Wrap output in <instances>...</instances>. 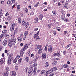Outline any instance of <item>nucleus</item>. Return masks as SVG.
Instances as JSON below:
<instances>
[{"instance_id": "nucleus-62", "label": "nucleus", "mask_w": 76, "mask_h": 76, "mask_svg": "<svg viewBox=\"0 0 76 76\" xmlns=\"http://www.w3.org/2000/svg\"><path fill=\"white\" fill-rule=\"evenodd\" d=\"M25 11L26 12H28V9H27V8H26L25 9Z\"/></svg>"}, {"instance_id": "nucleus-19", "label": "nucleus", "mask_w": 76, "mask_h": 76, "mask_svg": "<svg viewBox=\"0 0 76 76\" xmlns=\"http://www.w3.org/2000/svg\"><path fill=\"white\" fill-rule=\"evenodd\" d=\"M23 54H24V52L23 51H21L20 53V56L21 57H22L23 56Z\"/></svg>"}, {"instance_id": "nucleus-35", "label": "nucleus", "mask_w": 76, "mask_h": 76, "mask_svg": "<svg viewBox=\"0 0 76 76\" xmlns=\"http://www.w3.org/2000/svg\"><path fill=\"white\" fill-rule=\"evenodd\" d=\"M17 10H19L20 8V5H18L17 7Z\"/></svg>"}, {"instance_id": "nucleus-24", "label": "nucleus", "mask_w": 76, "mask_h": 76, "mask_svg": "<svg viewBox=\"0 0 76 76\" xmlns=\"http://www.w3.org/2000/svg\"><path fill=\"white\" fill-rule=\"evenodd\" d=\"M8 44L10 47H12V43H11L10 41L9 42Z\"/></svg>"}, {"instance_id": "nucleus-42", "label": "nucleus", "mask_w": 76, "mask_h": 76, "mask_svg": "<svg viewBox=\"0 0 76 76\" xmlns=\"http://www.w3.org/2000/svg\"><path fill=\"white\" fill-rule=\"evenodd\" d=\"M6 70L7 71V72H9L10 71V69H9V67H7L6 68Z\"/></svg>"}, {"instance_id": "nucleus-17", "label": "nucleus", "mask_w": 76, "mask_h": 76, "mask_svg": "<svg viewBox=\"0 0 76 76\" xmlns=\"http://www.w3.org/2000/svg\"><path fill=\"white\" fill-rule=\"evenodd\" d=\"M11 60L10 59H9L8 58V60L7 61V63H8V64H11Z\"/></svg>"}, {"instance_id": "nucleus-2", "label": "nucleus", "mask_w": 76, "mask_h": 76, "mask_svg": "<svg viewBox=\"0 0 76 76\" xmlns=\"http://www.w3.org/2000/svg\"><path fill=\"white\" fill-rule=\"evenodd\" d=\"M5 60L6 59L5 58H2L0 59V64H3V63L5 61Z\"/></svg>"}, {"instance_id": "nucleus-29", "label": "nucleus", "mask_w": 76, "mask_h": 76, "mask_svg": "<svg viewBox=\"0 0 76 76\" xmlns=\"http://www.w3.org/2000/svg\"><path fill=\"white\" fill-rule=\"evenodd\" d=\"M65 18H66V17H65V15H63L61 17V19L62 20H64Z\"/></svg>"}, {"instance_id": "nucleus-46", "label": "nucleus", "mask_w": 76, "mask_h": 76, "mask_svg": "<svg viewBox=\"0 0 76 76\" xmlns=\"http://www.w3.org/2000/svg\"><path fill=\"white\" fill-rule=\"evenodd\" d=\"M71 45L70 44H69L68 45H67L66 47V48H69V47H70Z\"/></svg>"}, {"instance_id": "nucleus-44", "label": "nucleus", "mask_w": 76, "mask_h": 76, "mask_svg": "<svg viewBox=\"0 0 76 76\" xmlns=\"http://www.w3.org/2000/svg\"><path fill=\"white\" fill-rule=\"evenodd\" d=\"M2 33H3V34H5V33H6V32H7V31L6 30H3L2 31Z\"/></svg>"}, {"instance_id": "nucleus-25", "label": "nucleus", "mask_w": 76, "mask_h": 76, "mask_svg": "<svg viewBox=\"0 0 76 76\" xmlns=\"http://www.w3.org/2000/svg\"><path fill=\"white\" fill-rule=\"evenodd\" d=\"M22 59V58H20L18 60V64H20V63H21Z\"/></svg>"}, {"instance_id": "nucleus-37", "label": "nucleus", "mask_w": 76, "mask_h": 76, "mask_svg": "<svg viewBox=\"0 0 76 76\" xmlns=\"http://www.w3.org/2000/svg\"><path fill=\"white\" fill-rule=\"evenodd\" d=\"M29 45H28L27 44H25V46L24 47H25L26 48V49H27V48H28V46Z\"/></svg>"}, {"instance_id": "nucleus-5", "label": "nucleus", "mask_w": 76, "mask_h": 76, "mask_svg": "<svg viewBox=\"0 0 76 76\" xmlns=\"http://www.w3.org/2000/svg\"><path fill=\"white\" fill-rule=\"evenodd\" d=\"M42 59H44L45 60V58H46V54L45 53H43L42 54Z\"/></svg>"}, {"instance_id": "nucleus-13", "label": "nucleus", "mask_w": 76, "mask_h": 76, "mask_svg": "<svg viewBox=\"0 0 76 76\" xmlns=\"http://www.w3.org/2000/svg\"><path fill=\"white\" fill-rule=\"evenodd\" d=\"M7 44V40H5L3 42V45H6Z\"/></svg>"}, {"instance_id": "nucleus-14", "label": "nucleus", "mask_w": 76, "mask_h": 76, "mask_svg": "<svg viewBox=\"0 0 76 76\" xmlns=\"http://www.w3.org/2000/svg\"><path fill=\"white\" fill-rule=\"evenodd\" d=\"M38 18H36L34 20V23H38Z\"/></svg>"}, {"instance_id": "nucleus-38", "label": "nucleus", "mask_w": 76, "mask_h": 76, "mask_svg": "<svg viewBox=\"0 0 76 76\" xmlns=\"http://www.w3.org/2000/svg\"><path fill=\"white\" fill-rule=\"evenodd\" d=\"M45 72V70H42L41 72V75H43V74H44V73Z\"/></svg>"}, {"instance_id": "nucleus-53", "label": "nucleus", "mask_w": 76, "mask_h": 76, "mask_svg": "<svg viewBox=\"0 0 76 76\" xmlns=\"http://www.w3.org/2000/svg\"><path fill=\"white\" fill-rule=\"evenodd\" d=\"M14 63H16L17 62V59H15L13 61Z\"/></svg>"}, {"instance_id": "nucleus-6", "label": "nucleus", "mask_w": 76, "mask_h": 76, "mask_svg": "<svg viewBox=\"0 0 76 76\" xmlns=\"http://www.w3.org/2000/svg\"><path fill=\"white\" fill-rule=\"evenodd\" d=\"M9 59H11V60H13V54H10L9 56Z\"/></svg>"}, {"instance_id": "nucleus-9", "label": "nucleus", "mask_w": 76, "mask_h": 76, "mask_svg": "<svg viewBox=\"0 0 76 76\" xmlns=\"http://www.w3.org/2000/svg\"><path fill=\"white\" fill-rule=\"evenodd\" d=\"M39 32H40L39 31H38L36 33V34H34V38H36V37H37V36H38V35H39Z\"/></svg>"}, {"instance_id": "nucleus-20", "label": "nucleus", "mask_w": 76, "mask_h": 76, "mask_svg": "<svg viewBox=\"0 0 76 76\" xmlns=\"http://www.w3.org/2000/svg\"><path fill=\"white\" fill-rule=\"evenodd\" d=\"M42 51V49H39V50L38 51V53L39 54H41Z\"/></svg>"}, {"instance_id": "nucleus-60", "label": "nucleus", "mask_w": 76, "mask_h": 76, "mask_svg": "<svg viewBox=\"0 0 76 76\" xmlns=\"http://www.w3.org/2000/svg\"><path fill=\"white\" fill-rule=\"evenodd\" d=\"M66 34H67V31H64V35H66Z\"/></svg>"}, {"instance_id": "nucleus-32", "label": "nucleus", "mask_w": 76, "mask_h": 76, "mask_svg": "<svg viewBox=\"0 0 76 76\" xmlns=\"http://www.w3.org/2000/svg\"><path fill=\"white\" fill-rule=\"evenodd\" d=\"M36 71H37V67H34V70H33L34 73H36Z\"/></svg>"}, {"instance_id": "nucleus-7", "label": "nucleus", "mask_w": 76, "mask_h": 76, "mask_svg": "<svg viewBox=\"0 0 76 76\" xmlns=\"http://www.w3.org/2000/svg\"><path fill=\"white\" fill-rule=\"evenodd\" d=\"M53 72V71H52V69H50V70H47L46 71V73L48 74H50V73H51Z\"/></svg>"}, {"instance_id": "nucleus-36", "label": "nucleus", "mask_w": 76, "mask_h": 76, "mask_svg": "<svg viewBox=\"0 0 76 76\" xmlns=\"http://www.w3.org/2000/svg\"><path fill=\"white\" fill-rule=\"evenodd\" d=\"M17 39H18V40L19 41H20V42L22 41V38L19 37H17Z\"/></svg>"}, {"instance_id": "nucleus-3", "label": "nucleus", "mask_w": 76, "mask_h": 76, "mask_svg": "<svg viewBox=\"0 0 76 76\" xmlns=\"http://www.w3.org/2000/svg\"><path fill=\"white\" fill-rule=\"evenodd\" d=\"M15 28V24H12L11 25L10 27V31H13L14 30V28Z\"/></svg>"}, {"instance_id": "nucleus-63", "label": "nucleus", "mask_w": 76, "mask_h": 76, "mask_svg": "<svg viewBox=\"0 0 76 76\" xmlns=\"http://www.w3.org/2000/svg\"><path fill=\"white\" fill-rule=\"evenodd\" d=\"M19 57H20V56H19V55H17V58H19Z\"/></svg>"}, {"instance_id": "nucleus-64", "label": "nucleus", "mask_w": 76, "mask_h": 76, "mask_svg": "<svg viewBox=\"0 0 76 76\" xmlns=\"http://www.w3.org/2000/svg\"><path fill=\"white\" fill-rule=\"evenodd\" d=\"M15 69L16 70H18V67L17 66H15Z\"/></svg>"}, {"instance_id": "nucleus-27", "label": "nucleus", "mask_w": 76, "mask_h": 76, "mask_svg": "<svg viewBox=\"0 0 76 76\" xmlns=\"http://www.w3.org/2000/svg\"><path fill=\"white\" fill-rule=\"evenodd\" d=\"M52 64H53V66L56 65V64H57V62L56 61H54L53 63Z\"/></svg>"}, {"instance_id": "nucleus-45", "label": "nucleus", "mask_w": 76, "mask_h": 76, "mask_svg": "<svg viewBox=\"0 0 76 76\" xmlns=\"http://www.w3.org/2000/svg\"><path fill=\"white\" fill-rule=\"evenodd\" d=\"M52 13L53 14V15H56V11H54V10H53L52 11Z\"/></svg>"}, {"instance_id": "nucleus-12", "label": "nucleus", "mask_w": 76, "mask_h": 76, "mask_svg": "<svg viewBox=\"0 0 76 76\" xmlns=\"http://www.w3.org/2000/svg\"><path fill=\"white\" fill-rule=\"evenodd\" d=\"M29 25V22L27 23H26L25 25V26H24L25 28H27L28 27Z\"/></svg>"}, {"instance_id": "nucleus-48", "label": "nucleus", "mask_w": 76, "mask_h": 76, "mask_svg": "<svg viewBox=\"0 0 76 76\" xmlns=\"http://www.w3.org/2000/svg\"><path fill=\"white\" fill-rule=\"evenodd\" d=\"M50 8L51 6H50V5H48L47 7V9H50Z\"/></svg>"}, {"instance_id": "nucleus-49", "label": "nucleus", "mask_w": 76, "mask_h": 76, "mask_svg": "<svg viewBox=\"0 0 76 76\" xmlns=\"http://www.w3.org/2000/svg\"><path fill=\"white\" fill-rule=\"evenodd\" d=\"M64 20L65 22H68V21H69V20H68L67 18H65Z\"/></svg>"}, {"instance_id": "nucleus-58", "label": "nucleus", "mask_w": 76, "mask_h": 76, "mask_svg": "<svg viewBox=\"0 0 76 76\" xmlns=\"http://www.w3.org/2000/svg\"><path fill=\"white\" fill-rule=\"evenodd\" d=\"M3 12V10H2L0 9V14H1V13Z\"/></svg>"}, {"instance_id": "nucleus-56", "label": "nucleus", "mask_w": 76, "mask_h": 76, "mask_svg": "<svg viewBox=\"0 0 76 76\" xmlns=\"http://www.w3.org/2000/svg\"><path fill=\"white\" fill-rule=\"evenodd\" d=\"M33 66H34L35 67H36V66H37V64H33Z\"/></svg>"}, {"instance_id": "nucleus-40", "label": "nucleus", "mask_w": 76, "mask_h": 76, "mask_svg": "<svg viewBox=\"0 0 76 76\" xmlns=\"http://www.w3.org/2000/svg\"><path fill=\"white\" fill-rule=\"evenodd\" d=\"M12 0H9L7 2V3L8 4H10L11 2H12Z\"/></svg>"}, {"instance_id": "nucleus-1", "label": "nucleus", "mask_w": 76, "mask_h": 76, "mask_svg": "<svg viewBox=\"0 0 76 76\" xmlns=\"http://www.w3.org/2000/svg\"><path fill=\"white\" fill-rule=\"evenodd\" d=\"M10 41L12 43V45H15V44H16V38H15L14 39H10Z\"/></svg>"}, {"instance_id": "nucleus-31", "label": "nucleus", "mask_w": 76, "mask_h": 76, "mask_svg": "<svg viewBox=\"0 0 76 76\" xmlns=\"http://www.w3.org/2000/svg\"><path fill=\"white\" fill-rule=\"evenodd\" d=\"M37 48H38V49H40L41 48H42V46H41V45H38L37 46Z\"/></svg>"}, {"instance_id": "nucleus-26", "label": "nucleus", "mask_w": 76, "mask_h": 76, "mask_svg": "<svg viewBox=\"0 0 76 76\" xmlns=\"http://www.w3.org/2000/svg\"><path fill=\"white\" fill-rule=\"evenodd\" d=\"M28 34V31H25L24 33V35L25 37H26V36Z\"/></svg>"}, {"instance_id": "nucleus-4", "label": "nucleus", "mask_w": 76, "mask_h": 76, "mask_svg": "<svg viewBox=\"0 0 76 76\" xmlns=\"http://www.w3.org/2000/svg\"><path fill=\"white\" fill-rule=\"evenodd\" d=\"M52 46L51 45L49 46L48 47V51L49 52H51L52 51Z\"/></svg>"}, {"instance_id": "nucleus-59", "label": "nucleus", "mask_w": 76, "mask_h": 76, "mask_svg": "<svg viewBox=\"0 0 76 76\" xmlns=\"http://www.w3.org/2000/svg\"><path fill=\"white\" fill-rule=\"evenodd\" d=\"M9 15V13L8 12H7V13H6L5 14V16H8Z\"/></svg>"}, {"instance_id": "nucleus-52", "label": "nucleus", "mask_w": 76, "mask_h": 76, "mask_svg": "<svg viewBox=\"0 0 76 76\" xmlns=\"http://www.w3.org/2000/svg\"><path fill=\"white\" fill-rule=\"evenodd\" d=\"M4 37V34H2L0 36V37H1V38H2Z\"/></svg>"}, {"instance_id": "nucleus-43", "label": "nucleus", "mask_w": 76, "mask_h": 76, "mask_svg": "<svg viewBox=\"0 0 76 76\" xmlns=\"http://www.w3.org/2000/svg\"><path fill=\"white\" fill-rule=\"evenodd\" d=\"M26 48L25 46H24L23 48V51H25V50H26Z\"/></svg>"}, {"instance_id": "nucleus-55", "label": "nucleus", "mask_w": 76, "mask_h": 76, "mask_svg": "<svg viewBox=\"0 0 76 76\" xmlns=\"http://www.w3.org/2000/svg\"><path fill=\"white\" fill-rule=\"evenodd\" d=\"M16 4H15L12 7V9H13L14 7H15V6H16Z\"/></svg>"}, {"instance_id": "nucleus-39", "label": "nucleus", "mask_w": 76, "mask_h": 76, "mask_svg": "<svg viewBox=\"0 0 76 76\" xmlns=\"http://www.w3.org/2000/svg\"><path fill=\"white\" fill-rule=\"evenodd\" d=\"M59 54V53H54L53 54V56H57Z\"/></svg>"}, {"instance_id": "nucleus-30", "label": "nucleus", "mask_w": 76, "mask_h": 76, "mask_svg": "<svg viewBox=\"0 0 76 76\" xmlns=\"http://www.w3.org/2000/svg\"><path fill=\"white\" fill-rule=\"evenodd\" d=\"M26 23L24 21H22V24L23 26H25V25Z\"/></svg>"}, {"instance_id": "nucleus-16", "label": "nucleus", "mask_w": 76, "mask_h": 76, "mask_svg": "<svg viewBox=\"0 0 76 76\" xmlns=\"http://www.w3.org/2000/svg\"><path fill=\"white\" fill-rule=\"evenodd\" d=\"M29 72V69L27 67H26L25 69V72L26 73H28Z\"/></svg>"}, {"instance_id": "nucleus-28", "label": "nucleus", "mask_w": 76, "mask_h": 76, "mask_svg": "<svg viewBox=\"0 0 76 76\" xmlns=\"http://www.w3.org/2000/svg\"><path fill=\"white\" fill-rule=\"evenodd\" d=\"M63 66L64 68H67V67H69V65L67 64H64V65Z\"/></svg>"}, {"instance_id": "nucleus-15", "label": "nucleus", "mask_w": 76, "mask_h": 76, "mask_svg": "<svg viewBox=\"0 0 76 76\" xmlns=\"http://www.w3.org/2000/svg\"><path fill=\"white\" fill-rule=\"evenodd\" d=\"M43 17L42 15L40 14L39 16V19H40V20H42V19L43 18Z\"/></svg>"}, {"instance_id": "nucleus-47", "label": "nucleus", "mask_w": 76, "mask_h": 76, "mask_svg": "<svg viewBox=\"0 0 76 76\" xmlns=\"http://www.w3.org/2000/svg\"><path fill=\"white\" fill-rule=\"evenodd\" d=\"M5 37L6 38V39H7V38H9V35L8 34H6Z\"/></svg>"}, {"instance_id": "nucleus-33", "label": "nucleus", "mask_w": 76, "mask_h": 76, "mask_svg": "<svg viewBox=\"0 0 76 76\" xmlns=\"http://www.w3.org/2000/svg\"><path fill=\"white\" fill-rule=\"evenodd\" d=\"M39 2H38L35 5H34V7H38V4H39Z\"/></svg>"}, {"instance_id": "nucleus-22", "label": "nucleus", "mask_w": 76, "mask_h": 76, "mask_svg": "<svg viewBox=\"0 0 76 76\" xmlns=\"http://www.w3.org/2000/svg\"><path fill=\"white\" fill-rule=\"evenodd\" d=\"M12 75L13 76H16V73L15 71H12Z\"/></svg>"}, {"instance_id": "nucleus-21", "label": "nucleus", "mask_w": 76, "mask_h": 76, "mask_svg": "<svg viewBox=\"0 0 76 76\" xmlns=\"http://www.w3.org/2000/svg\"><path fill=\"white\" fill-rule=\"evenodd\" d=\"M49 66V64H48V63L46 62L45 64V67H48Z\"/></svg>"}, {"instance_id": "nucleus-54", "label": "nucleus", "mask_w": 76, "mask_h": 76, "mask_svg": "<svg viewBox=\"0 0 76 76\" xmlns=\"http://www.w3.org/2000/svg\"><path fill=\"white\" fill-rule=\"evenodd\" d=\"M30 70L31 72H32V71H33V68L31 67V68H30Z\"/></svg>"}, {"instance_id": "nucleus-11", "label": "nucleus", "mask_w": 76, "mask_h": 76, "mask_svg": "<svg viewBox=\"0 0 76 76\" xmlns=\"http://www.w3.org/2000/svg\"><path fill=\"white\" fill-rule=\"evenodd\" d=\"M18 22L19 24H20L21 23V22H22V20L21 18L20 17L18 18Z\"/></svg>"}, {"instance_id": "nucleus-41", "label": "nucleus", "mask_w": 76, "mask_h": 76, "mask_svg": "<svg viewBox=\"0 0 76 76\" xmlns=\"http://www.w3.org/2000/svg\"><path fill=\"white\" fill-rule=\"evenodd\" d=\"M37 61V59H36V58H34L33 61V63H36Z\"/></svg>"}, {"instance_id": "nucleus-61", "label": "nucleus", "mask_w": 76, "mask_h": 76, "mask_svg": "<svg viewBox=\"0 0 76 76\" xmlns=\"http://www.w3.org/2000/svg\"><path fill=\"white\" fill-rule=\"evenodd\" d=\"M54 74H51L49 75V76H54Z\"/></svg>"}, {"instance_id": "nucleus-51", "label": "nucleus", "mask_w": 76, "mask_h": 76, "mask_svg": "<svg viewBox=\"0 0 76 76\" xmlns=\"http://www.w3.org/2000/svg\"><path fill=\"white\" fill-rule=\"evenodd\" d=\"M45 51H47V46H46L45 48Z\"/></svg>"}, {"instance_id": "nucleus-23", "label": "nucleus", "mask_w": 76, "mask_h": 76, "mask_svg": "<svg viewBox=\"0 0 76 76\" xmlns=\"http://www.w3.org/2000/svg\"><path fill=\"white\" fill-rule=\"evenodd\" d=\"M57 68L56 67H54L53 68L51 69L53 71H56V70H57Z\"/></svg>"}, {"instance_id": "nucleus-50", "label": "nucleus", "mask_w": 76, "mask_h": 76, "mask_svg": "<svg viewBox=\"0 0 76 76\" xmlns=\"http://www.w3.org/2000/svg\"><path fill=\"white\" fill-rule=\"evenodd\" d=\"M51 24H49L48 25V28H51Z\"/></svg>"}, {"instance_id": "nucleus-18", "label": "nucleus", "mask_w": 76, "mask_h": 76, "mask_svg": "<svg viewBox=\"0 0 76 76\" xmlns=\"http://www.w3.org/2000/svg\"><path fill=\"white\" fill-rule=\"evenodd\" d=\"M26 61V63H28L29 61V57H26L25 58Z\"/></svg>"}, {"instance_id": "nucleus-10", "label": "nucleus", "mask_w": 76, "mask_h": 76, "mask_svg": "<svg viewBox=\"0 0 76 76\" xmlns=\"http://www.w3.org/2000/svg\"><path fill=\"white\" fill-rule=\"evenodd\" d=\"M9 75V72H5L3 74V76H8Z\"/></svg>"}, {"instance_id": "nucleus-8", "label": "nucleus", "mask_w": 76, "mask_h": 76, "mask_svg": "<svg viewBox=\"0 0 76 76\" xmlns=\"http://www.w3.org/2000/svg\"><path fill=\"white\" fill-rule=\"evenodd\" d=\"M15 32L12 34L11 36V39H14V38H15Z\"/></svg>"}, {"instance_id": "nucleus-57", "label": "nucleus", "mask_w": 76, "mask_h": 76, "mask_svg": "<svg viewBox=\"0 0 76 76\" xmlns=\"http://www.w3.org/2000/svg\"><path fill=\"white\" fill-rule=\"evenodd\" d=\"M64 7L65 8V9H66L67 10H68V8L66 6H64Z\"/></svg>"}, {"instance_id": "nucleus-34", "label": "nucleus", "mask_w": 76, "mask_h": 76, "mask_svg": "<svg viewBox=\"0 0 76 76\" xmlns=\"http://www.w3.org/2000/svg\"><path fill=\"white\" fill-rule=\"evenodd\" d=\"M32 75V72H29L28 73V75L29 76H31Z\"/></svg>"}]
</instances>
